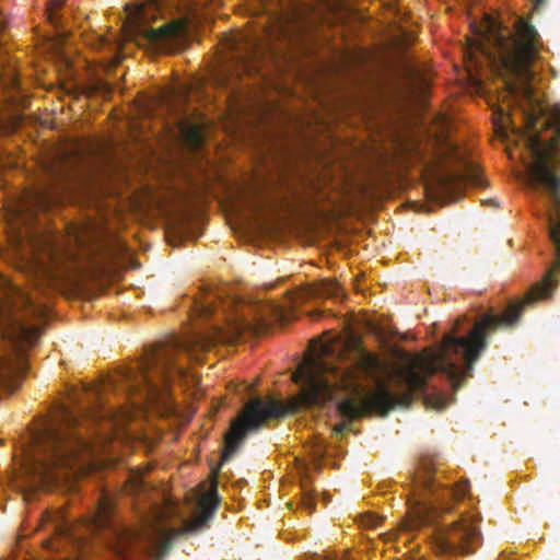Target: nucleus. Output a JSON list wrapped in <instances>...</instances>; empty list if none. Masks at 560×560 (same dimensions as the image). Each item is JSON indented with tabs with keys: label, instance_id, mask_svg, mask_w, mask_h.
Here are the masks:
<instances>
[{
	"label": "nucleus",
	"instance_id": "obj_11",
	"mask_svg": "<svg viewBox=\"0 0 560 560\" xmlns=\"http://www.w3.org/2000/svg\"><path fill=\"white\" fill-rule=\"evenodd\" d=\"M159 2H125L126 25L136 35H142L152 43H160L176 35L177 28L164 24L158 28L150 27L156 13Z\"/></svg>",
	"mask_w": 560,
	"mask_h": 560
},
{
	"label": "nucleus",
	"instance_id": "obj_7",
	"mask_svg": "<svg viewBox=\"0 0 560 560\" xmlns=\"http://www.w3.org/2000/svg\"><path fill=\"white\" fill-rule=\"evenodd\" d=\"M435 469L429 458H422L417 472L413 476L416 491L409 511L408 518L402 523V530H412L417 527L429 525L440 512H448L451 509L443 502L445 500H460L468 491L466 482L456 488H444L434 477Z\"/></svg>",
	"mask_w": 560,
	"mask_h": 560
},
{
	"label": "nucleus",
	"instance_id": "obj_3",
	"mask_svg": "<svg viewBox=\"0 0 560 560\" xmlns=\"http://www.w3.org/2000/svg\"><path fill=\"white\" fill-rule=\"evenodd\" d=\"M78 425V416L61 405L54 417L28 433L21 446V468L31 488L38 479L49 478L56 468L71 465L77 454L86 450Z\"/></svg>",
	"mask_w": 560,
	"mask_h": 560
},
{
	"label": "nucleus",
	"instance_id": "obj_25",
	"mask_svg": "<svg viewBox=\"0 0 560 560\" xmlns=\"http://www.w3.org/2000/svg\"><path fill=\"white\" fill-rule=\"evenodd\" d=\"M234 49H235V54L237 55L236 57L240 58L242 62H247L249 59L254 58L256 55V49L254 46L250 47L248 54H246V55L238 54L236 47Z\"/></svg>",
	"mask_w": 560,
	"mask_h": 560
},
{
	"label": "nucleus",
	"instance_id": "obj_5",
	"mask_svg": "<svg viewBox=\"0 0 560 560\" xmlns=\"http://www.w3.org/2000/svg\"><path fill=\"white\" fill-rule=\"evenodd\" d=\"M228 303L233 310L222 308L220 315L225 323L222 327L215 323L210 332H195L184 338L194 349L207 350L213 343L230 338H237L245 332L255 335L265 332L270 326L269 316L281 315L275 305H261L259 303H246L237 300L219 301V304Z\"/></svg>",
	"mask_w": 560,
	"mask_h": 560
},
{
	"label": "nucleus",
	"instance_id": "obj_12",
	"mask_svg": "<svg viewBox=\"0 0 560 560\" xmlns=\"http://www.w3.org/2000/svg\"><path fill=\"white\" fill-rule=\"evenodd\" d=\"M55 201V192L51 188L44 186L27 190L14 206L13 215L21 221L32 218L36 211L46 210Z\"/></svg>",
	"mask_w": 560,
	"mask_h": 560
},
{
	"label": "nucleus",
	"instance_id": "obj_29",
	"mask_svg": "<svg viewBox=\"0 0 560 560\" xmlns=\"http://www.w3.org/2000/svg\"><path fill=\"white\" fill-rule=\"evenodd\" d=\"M268 19H269V20L275 19V20H276V22L279 24L278 26H279L280 31H281V32H284V23L281 21V20H282V18H281V16H278V15H272V16H271V15H269V16H268Z\"/></svg>",
	"mask_w": 560,
	"mask_h": 560
},
{
	"label": "nucleus",
	"instance_id": "obj_9",
	"mask_svg": "<svg viewBox=\"0 0 560 560\" xmlns=\"http://www.w3.org/2000/svg\"><path fill=\"white\" fill-rule=\"evenodd\" d=\"M479 521L480 516H463L451 525L434 527L431 534L432 549L436 555L444 557L475 552L481 544V534L477 525Z\"/></svg>",
	"mask_w": 560,
	"mask_h": 560
},
{
	"label": "nucleus",
	"instance_id": "obj_4",
	"mask_svg": "<svg viewBox=\"0 0 560 560\" xmlns=\"http://www.w3.org/2000/svg\"><path fill=\"white\" fill-rule=\"evenodd\" d=\"M195 350L178 336H171L165 341L147 349L137 368H125L121 380L128 392L139 393L147 402H153L162 394L160 382L166 384L175 376H184L185 370L177 361L179 354L192 357Z\"/></svg>",
	"mask_w": 560,
	"mask_h": 560
},
{
	"label": "nucleus",
	"instance_id": "obj_30",
	"mask_svg": "<svg viewBox=\"0 0 560 560\" xmlns=\"http://www.w3.org/2000/svg\"><path fill=\"white\" fill-rule=\"evenodd\" d=\"M396 2H392V1H388L387 4H388V8L389 9H395V4Z\"/></svg>",
	"mask_w": 560,
	"mask_h": 560
},
{
	"label": "nucleus",
	"instance_id": "obj_17",
	"mask_svg": "<svg viewBox=\"0 0 560 560\" xmlns=\"http://www.w3.org/2000/svg\"><path fill=\"white\" fill-rule=\"evenodd\" d=\"M112 510V501L107 497L102 498L98 502L97 511L92 518L93 528L101 529L107 527L109 525Z\"/></svg>",
	"mask_w": 560,
	"mask_h": 560
},
{
	"label": "nucleus",
	"instance_id": "obj_21",
	"mask_svg": "<svg viewBox=\"0 0 560 560\" xmlns=\"http://www.w3.org/2000/svg\"><path fill=\"white\" fill-rule=\"evenodd\" d=\"M45 171L52 179H62L66 174L63 171V161L61 158H56L45 164Z\"/></svg>",
	"mask_w": 560,
	"mask_h": 560
},
{
	"label": "nucleus",
	"instance_id": "obj_8",
	"mask_svg": "<svg viewBox=\"0 0 560 560\" xmlns=\"http://www.w3.org/2000/svg\"><path fill=\"white\" fill-rule=\"evenodd\" d=\"M287 411L280 400H265L261 397L249 400L241 415L231 423L221 460H229L248 433L258 431L270 419L283 417Z\"/></svg>",
	"mask_w": 560,
	"mask_h": 560
},
{
	"label": "nucleus",
	"instance_id": "obj_27",
	"mask_svg": "<svg viewBox=\"0 0 560 560\" xmlns=\"http://www.w3.org/2000/svg\"><path fill=\"white\" fill-rule=\"evenodd\" d=\"M190 138H191V141H192L195 144H199V143H200V141H201V136H200V133H199V131H198V129H197V128H192V129L190 130Z\"/></svg>",
	"mask_w": 560,
	"mask_h": 560
},
{
	"label": "nucleus",
	"instance_id": "obj_2",
	"mask_svg": "<svg viewBox=\"0 0 560 560\" xmlns=\"http://www.w3.org/2000/svg\"><path fill=\"white\" fill-rule=\"evenodd\" d=\"M467 54L475 60L480 52L497 70L504 72L506 90L532 102L534 72L530 66L537 57L540 37L535 26L522 15L513 14L511 25L483 12L481 21L469 24Z\"/></svg>",
	"mask_w": 560,
	"mask_h": 560
},
{
	"label": "nucleus",
	"instance_id": "obj_23",
	"mask_svg": "<svg viewBox=\"0 0 560 560\" xmlns=\"http://www.w3.org/2000/svg\"><path fill=\"white\" fill-rule=\"evenodd\" d=\"M339 293V285L334 281H325L322 288V294L328 298H335Z\"/></svg>",
	"mask_w": 560,
	"mask_h": 560
},
{
	"label": "nucleus",
	"instance_id": "obj_6",
	"mask_svg": "<svg viewBox=\"0 0 560 560\" xmlns=\"http://www.w3.org/2000/svg\"><path fill=\"white\" fill-rule=\"evenodd\" d=\"M228 303L233 310L222 308L220 315L225 323L222 327L215 323L210 332H195L184 338L194 349L207 350L213 343L230 338H237L245 332L255 335L265 332L270 326L269 316L281 315L275 305H261L259 303H246L237 300L219 301V304Z\"/></svg>",
	"mask_w": 560,
	"mask_h": 560
},
{
	"label": "nucleus",
	"instance_id": "obj_1",
	"mask_svg": "<svg viewBox=\"0 0 560 560\" xmlns=\"http://www.w3.org/2000/svg\"><path fill=\"white\" fill-rule=\"evenodd\" d=\"M553 210L546 212L549 238L555 247V261L549 266L540 282L535 283L520 302H511L502 314L485 313L466 335L460 331V319L452 332L446 334L439 349L418 355L413 362L396 372L397 385L405 392L396 396L378 380L384 366L381 359L362 351L357 363L329 362L322 358L330 351L322 346L320 357L307 359L294 374L296 383L302 382L299 404L302 407L323 405L334 398L337 389L350 394L337 402L341 418L332 432L341 435L350 430L355 419L375 411L382 416L397 405L407 406L417 393L427 389V378L435 373L447 377L454 390L472 376L474 364L488 347L487 338L499 328L514 327L528 305L548 299L556 289V273L560 269V196H547Z\"/></svg>",
	"mask_w": 560,
	"mask_h": 560
},
{
	"label": "nucleus",
	"instance_id": "obj_19",
	"mask_svg": "<svg viewBox=\"0 0 560 560\" xmlns=\"http://www.w3.org/2000/svg\"><path fill=\"white\" fill-rule=\"evenodd\" d=\"M217 299V296L211 295L203 301L196 302L194 307L195 315L203 319H210L212 316H218L219 311Z\"/></svg>",
	"mask_w": 560,
	"mask_h": 560
},
{
	"label": "nucleus",
	"instance_id": "obj_28",
	"mask_svg": "<svg viewBox=\"0 0 560 560\" xmlns=\"http://www.w3.org/2000/svg\"><path fill=\"white\" fill-rule=\"evenodd\" d=\"M133 488L137 490H141L143 488V481L140 476L132 477Z\"/></svg>",
	"mask_w": 560,
	"mask_h": 560
},
{
	"label": "nucleus",
	"instance_id": "obj_18",
	"mask_svg": "<svg viewBox=\"0 0 560 560\" xmlns=\"http://www.w3.org/2000/svg\"><path fill=\"white\" fill-rule=\"evenodd\" d=\"M439 182L445 190H450L454 185L469 182L472 185L480 186L482 180L477 173H470L467 176L458 174H448L439 177Z\"/></svg>",
	"mask_w": 560,
	"mask_h": 560
},
{
	"label": "nucleus",
	"instance_id": "obj_26",
	"mask_svg": "<svg viewBox=\"0 0 560 560\" xmlns=\"http://www.w3.org/2000/svg\"><path fill=\"white\" fill-rule=\"evenodd\" d=\"M22 302H23L24 306L31 308L33 312H39V308L35 305V302L33 301L32 298H30L27 295H23Z\"/></svg>",
	"mask_w": 560,
	"mask_h": 560
},
{
	"label": "nucleus",
	"instance_id": "obj_22",
	"mask_svg": "<svg viewBox=\"0 0 560 560\" xmlns=\"http://www.w3.org/2000/svg\"><path fill=\"white\" fill-rule=\"evenodd\" d=\"M63 3L65 2L54 1V2H46V4H45V14L47 15V19L49 20V22L56 26L60 22L59 11L61 10Z\"/></svg>",
	"mask_w": 560,
	"mask_h": 560
},
{
	"label": "nucleus",
	"instance_id": "obj_13",
	"mask_svg": "<svg viewBox=\"0 0 560 560\" xmlns=\"http://www.w3.org/2000/svg\"><path fill=\"white\" fill-rule=\"evenodd\" d=\"M23 373L21 363L0 357V386L7 390H14L19 386V378Z\"/></svg>",
	"mask_w": 560,
	"mask_h": 560
},
{
	"label": "nucleus",
	"instance_id": "obj_15",
	"mask_svg": "<svg viewBox=\"0 0 560 560\" xmlns=\"http://www.w3.org/2000/svg\"><path fill=\"white\" fill-rule=\"evenodd\" d=\"M40 336L38 326L26 324L22 320L14 322V337L16 342L22 346H33Z\"/></svg>",
	"mask_w": 560,
	"mask_h": 560
},
{
	"label": "nucleus",
	"instance_id": "obj_20",
	"mask_svg": "<svg viewBox=\"0 0 560 560\" xmlns=\"http://www.w3.org/2000/svg\"><path fill=\"white\" fill-rule=\"evenodd\" d=\"M453 400L454 398H451L443 393L428 394L424 397L425 405L436 410L446 408Z\"/></svg>",
	"mask_w": 560,
	"mask_h": 560
},
{
	"label": "nucleus",
	"instance_id": "obj_10",
	"mask_svg": "<svg viewBox=\"0 0 560 560\" xmlns=\"http://www.w3.org/2000/svg\"><path fill=\"white\" fill-rule=\"evenodd\" d=\"M219 505V497L217 485L214 483L198 502V515L187 522L183 529L171 530L164 534L161 529H156L154 537L149 538L151 548L154 549L155 560H163L173 546L174 539L183 533H194L200 530L207 525Z\"/></svg>",
	"mask_w": 560,
	"mask_h": 560
},
{
	"label": "nucleus",
	"instance_id": "obj_24",
	"mask_svg": "<svg viewBox=\"0 0 560 560\" xmlns=\"http://www.w3.org/2000/svg\"><path fill=\"white\" fill-rule=\"evenodd\" d=\"M301 502L302 505L312 513L315 510V500L313 491L304 489Z\"/></svg>",
	"mask_w": 560,
	"mask_h": 560
},
{
	"label": "nucleus",
	"instance_id": "obj_31",
	"mask_svg": "<svg viewBox=\"0 0 560 560\" xmlns=\"http://www.w3.org/2000/svg\"><path fill=\"white\" fill-rule=\"evenodd\" d=\"M385 535L388 536V538H390V539L395 536V534H390V533H387Z\"/></svg>",
	"mask_w": 560,
	"mask_h": 560
},
{
	"label": "nucleus",
	"instance_id": "obj_14",
	"mask_svg": "<svg viewBox=\"0 0 560 560\" xmlns=\"http://www.w3.org/2000/svg\"><path fill=\"white\" fill-rule=\"evenodd\" d=\"M84 442L86 443V446H88L86 450L80 451L77 454V457H75L74 462L71 465H69L67 467H58V468H56L51 472V476H49V478L47 477V478H44V479H38L37 482L32 488H34V489L45 488V487H48L50 485H54V483H56L61 478V475L63 472H66L69 469H72L77 464H80V467L84 466V463H81L82 462V456H90L93 453L92 445L88 441H85V440H84Z\"/></svg>",
	"mask_w": 560,
	"mask_h": 560
},
{
	"label": "nucleus",
	"instance_id": "obj_16",
	"mask_svg": "<svg viewBox=\"0 0 560 560\" xmlns=\"http://www.w3.org/2000/svg\"><path fill=\"white\" fill-rule=\"evenodd\" d=\"M140 539V535L130 530L119 534L117 542L114 546V552L120 560H130L129 555L136 548V544Z\"/></svg>",
	"mask_w": 560,
	"mask_h": 560
}]
</instances>
